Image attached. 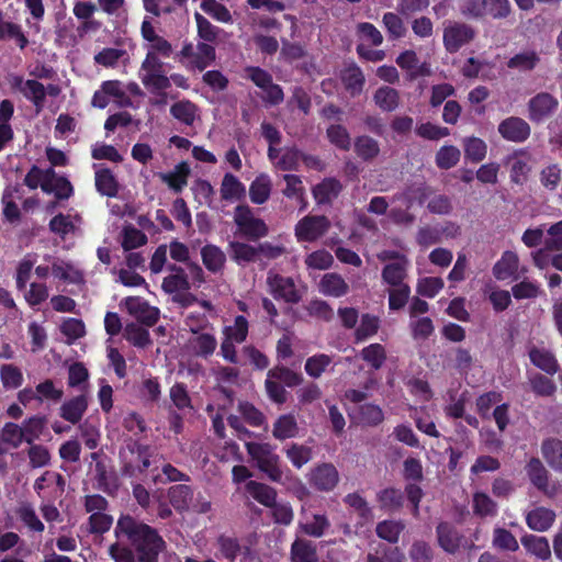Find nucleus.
<instances>
[{
    "label": "nucleus",
    "mask_w": 562,
    "mask_h": 562,
    "mask_svg": "<svg viewBox=\"0 0 562 562\" xmlns=\"http://www.w3.org/2000/svg\"><path fill=\"white\" fill-rule=\"evenodd\" d=\"M94 63L104 67H115L121 60L128 59L127 53L124 49L106 47L94 55Z\"/></svg>",
    "instance_id": "bf43d9fd"
},
{
    "label": "nucleus",
    "mask_w": 562,
    "mask_h": 562,
    "mask_svg": "<svg viewBox=\"0 0 562 562\" xmlns=\"http://www.w3.org/2000/svg\"><path fill=\"white\" fill-rule=\"evenodd\" d=\"M506 164L510 167V180L516 184H524L531 170L529 155L525 151H516L507 157Z\"/></svg>",
    "instance_id": "412c9836"
},
{
    "label": "nucleus",
    "mask_w": 562,
    "mask_h": 562,
    "mask_svg": "<svg viewBox=\"0 0 562 562\" xmlns=\"http://www.w3.org/2000/svg\"><path fill=\"white\" fill-rule=\"evenodd\" d=\"M52 274L66 283L80 284L85 281L83 272L77 265L59 258L52 261Z\"/></svg>",
    "instance_id": "6ab92c4d"
},
{
    "label": "nucleus",
    "mask_w": 562,
    "mask_h": 562,
    "mask_svg": "<svg viewBox=\"0 0 562 562\" xmlns=\"http://www.w3.org/2000/svg\"><path fill=\"white\" fill-rule=\"evenodd\" d=\"M87 407V397L85 395H79L66 401L60 406V416L71 424H77L82 418Z\"/></svg>",
    "instance_id": "bb28decb"
},
{
    "label": "nucleus",
    "mask_w": 562,
    "mask_h": 562,
    "mask_svg": "<svg viewBox=\"0 0 562 562\" xmlns=\"http://www.w3.org/2000/svg\"><path fill=\"white\" fill-rule=\"evenodd\" d=\"M234 222L239 232L249 238H261L268 234L266 223L254 215L246 205H238L234 211Z\"/></svg>",
    "instance_id": "9d476101"
},
{
    "label": "nucleus",
    "mask_w": 562,
    "mask_h": 562,
    "mask_svg": "<svg viewBox=\"0 0 562 562\" xmlns=\"http://www.w3.org/2000/svg\"><path fill=\"white\" fill-rule=\"evenodd\" d=\"M462 144L467 159L473 162H479L485 158L487 145L483 139L474 136L465 137Z\"/></svg>",
    "instance_id": "5fc2aeb1"
},
{
    "label": "nucleus",
    "mask_w": 562,
    "mask_h": 562,
    "mask_svg": "<svg viewBox=\"0 0 562 562\" xmlns=\"http://www.w3.org/2000/svg\"><path fill=\"white\" fill-rule=\"evenodd\" d=\"M25 441L21 427L13 423H7L0 431V453H5L11 448H18Z\"/></svg>",
    "instance_id": "f704fd0d"
},
{
    "label": "nucleus",
    "mask_w": 562,
    "mask_h": 562,
    "mask_svg": "<svg viewBox=\"0 0 562 562\" xmlns=\"http://www.w3.org/2000/svg\"><path fill=\"white\" fill-rule=\"evenodd\" d=\"M360 355L361 358L374 370H379L386 359L385 349L380 344H371L364 347Z\"/></svg>",
    "instance_id": "0e129e2a"
},
{
    "label": "nucleus",
    "mask_w": 562,
    "mask_h": 562,
    "mask_svg": "<svg viewBox=\"0 0 562 562\" xmlns=\"http://www.w3.org/2000/svg\"><path fill=\"white\" fill-rule=\"evenodd\" d=\"M140 33L145 41V58L161 59L169 58L172 55L173 48L171 43L156 32L148 19H144Z\"/></svg>",
    "instance_id": "6e6552de"
},
{
    "label": "nucleus",
    "mask_w": 562,
    "mask_h": 562,
    "mask_svg": "<svg viewBox=\"0 0 562 562\" xmlns=\"http://www.w3.org/2000/svg\"><path fill=\"white\" fill-rule=\"evenodd\" d=\"M529 358L536 367L549 374H554L558 371V362L555 358L550 351L543 348H531L529 351Z\"/></svg>",
    "instance_id": "c03bdc74"
},
{
    "label": "nucleus",
    "mask_w": 562,
    "mask_h": 562,
    "mask_svg": "<svg viewBox=\"0 0 562 562\" xmlns=\"http://www.w3.org/2000/svg\"><path fill=\"white\" fill-rule=\"evenodd\" d=\"M189 167L186 162L178 164L170 172L160 173L159 178L168 184L169 188L179 192L187 184Z\"/></svg>",
    "instance_id": "a18cd8bd"
},
{
    "label": "nucleus",
    "mask_w": 562,
    "mask_h": 562,
    "mask_svg": "<svg viewBox=\"0 0 562 562\" xmlns=\"http://www.w3.org/2000/svg\"><path fill=\"white\" fill-rule=\"evenodd\" d=\"M203 265L211 272H218L223 269L226 256L224 251L215 245H205L201 249Z\"/></svg>",
    "instance_id": "58836bf2"
},
{
    "label": "nucleus",
    "mask_w": 562,
    "mask_h": 562,
    "mask_svg": "<svg viewBox=\"0 0 562 562\" xmlns=\"http://www.w3.org/2000/svg\"><path fill=\"white\" fill-rule=\"evenodd\" d=\"M373 101L382 111L392 112L400 104V94L394 88L383 86L374 92Z\"/></svg>",
    "instance_id": "4c0bfd02"
},
{
    "label": "nucleus",
    "mask_w": 562,
    "mask_h": 562,
    "mask_svg": "<svg viewBox=\"0 0 562 562\" xmlns=\"http://www.w3.org/2000/svg\"><path fill=\"white\" fill-rule=\"evenodd\" d=\"M319 292L327 296L340 297L348 293L349 285L338 273H326L318 284Z\"/></svg>",
    "instance_id": "5701e85b"
},
{
    "label": "nucleus",
    "mask_w": 562,
    "mask_h": 562,
    "mask_svg": "<svg viewBox=\"0 0 562 562\" xmlns=\"http://www.w3.org/2000/svg\"><path fill=\"white\" fill-rule=\"evenodd\" d=\"M427 198L426 189L409 188L406 191L394 195L393 200L401 203L400 207H393L389 217L400 225L408 226L415 221V216L408 210L415 204H423Z\"/></svg>",
    "instance_id": "7ed1b4c3"
},
{
    "label": "nucleus",
    "mask_w": 562,
    "mask_h": 562,
    "mask_svg": "<svg viewBox=\"0 0 562 562\" xmlns=\"http://www.w3.org/2000/svg\"><path fill=\"white\" fill-rule=\"evenodd\" d=\"M231 257L239 266L254 262L259 257L258 246L246 243L232 241L229 244Z\"/></svg>",
    "instance_id": "c9c22d12"
},
{
    "label": "nucleus",
    "mask_w": 562,
    "mask_h": 562,
    "mask_svg": "<svg viewBox=\"0 0 562 562\" xmlns=\"http://www.w3.org/2000/svg\"><path fill=\"white\" fill-rule=\"evenodd\" d=\"M177 56L187 69L202 71L214 61L215 48L204 42L184 43Z\"/></svg>",
    "instance_id": "f03ea898"
},
{
    "label": "nucleus",
    "mask_w": 562,
    "mask_h": 562,
    "mask_svg": "<svg viewBox=\"0 0 562 562\" xmlns=\"http://www.w3.org/2000/svg\"><path fill=\"white\" fill-rule=\"evenodd\" d=\"M330 524L326 515L311 514L305 510L302 512L299 528L300 530L311 537L319 538L329 528Z\"/></svg>",
    "instance_id": "aec40b11"
},
{
    "label": "nucleus",
    "mask_w": 562,
    "mask_h": 562,
    "mask_svg": "<svg viewBox=\"0 0 562 562\" xmlns=\"http://www.w3.org/2000/svg\"><path fill=\"white\" fill-rule=\"evenodd\" d=\"M342 82L346 89L352 94H359L364 85V76L357 66L347 67L341 74Z\"/></svg>",
    "instance_id": "864d4df0"
},
{
    "label": "nucleus",
    "mask_w": 562,
    "mask_h": 562,
    "mask_svg": "<svg viewBox=\"0 0 562 562\" xmlns=\"http://www.w3.org/2000/svg\"><path fill=\"white\" fill-rule=\"evenodd\" d=\"M498 133L507 140L522 143L530 136V126L524 119L510 116L499 123Z\"/></svg>",
    "instance_id": "2eb2a0df"
},
{
    "label": "nucleus",
    "mask_w": 562,
    "mask_h": 562,
    "mask_svg": "<svg viewBox=\"0 0 562 562\" xmlns=\"http://www.w3.org/2000/svg\"><path fill=\"white\" fill-rule=\"evenodd\" d=\"M285 456L293 467L301 469L312 460L313 450L305 445L292 443L285 449Z\"/></svg>",
    "instance_id": "4d7b16f0"
},
{
    "label": "nucleus",
    "mask_w": 562,
    "mask_h": 562,
    "mask_svg": "<svg viewBox=\"0 0 562 562\" xmlns=\"http://www.w3.org/2000/svg\"><path fill=\"white\" fill-rule=\"evenodd\" d=\"M521 544L528 553L540 560H548L551 557V548L546 537L526 535L521 538Z\"/></svg>",
    "instance_id": "2f4dec72"
},
{
    "label": "nucleus",
    "mask_w": 562,
    "mask_h": 562,
    "mask_svg": "<svg viewBox=\"0 0 562 562\" xmlns=\"http://www.w3.org/2000/svg\"><path fill=\"white\" fill-rule=\"evenodd\" d=\"M299 434L296 418L292 414H283L273 424L272 435L278 440L294 438Z\"/></svg>",
    "instance_id": "7c9ffc66"
},
{
    "label": "nucleus",
    "mask_w": 562,
    "mask_h": 562,
    "mask_svg": "<svg viewBox=\"0 0 562 562\" xmlns=\"http://www.w3.org/2000/svg\"><path fill=\"white\" fill-rule=\"evenodd\" d=\"M248 454L256 461L257 467L265 472L272 481L282 479V471L278 465L279 457L274 453V449L269 443L246 442Z\"/></svg>",
    "instance_id": "20e7f679"
},
{
    "label": "nucleus",
    "mask_w": 562,
    "mask_h": 562,
    "mask_svg": "<svg viewBox=\"0 0 562 562\" xmlns=\"http://www.w3.org/2000/svg\"><path fill=\"white\" fill-rule=\"evenodd\" d=\"M217 346L216 338L212 333L205 331L201 334H194L189 339V347L191 350L200 357L207 358L213 355Z\"/></svg>",
    "instance_id": "cd10ccee"
},
{
    "label": "nucleus",
    "mask_w": 562,
    "mask_h": 562,
    "mask_svg": "<svg viewBox=\"0 0 562 562\" xmlns=\"http://www.w3.org/2000/svg\"><path fill=\"white\" fill-rule=\"evenodd\" d=\"M138 77L143 86L153 93L170 88V79L161 59L145 58L138 70Z\"/></svg>",
    "instance_id": "39448f33"
},
{
    "label": "nucleus",
    "mask_w": 562,
    "mask_h": 562,
    "mask_svg": "<svg viewBox=\"0 0 562 562\" xmlns=\"http://www.w3.org/2000/svg\"><path fill=\"white\" fill-rule=\"evenodd\" d=\"M65 487L64 477L54 471H45L38 479L34 482V490L38 494L40 497H46V490L52 488V493H63Z\"/></svg>",
    "instance_id": "b1692460"
},
{
    "label": "nucleus",
    "mask_w": 562,
    "mask_h": 562,
    "mask_svg": "<svg viewBox=\"0 0 562 562\" xmlns=\"http://www.w3.org/2000/svg\"><path fill=\"white\" fill-rule=\"evenodd\" d=\"M21 427L24 440L31 445L37 440L45 427V418L34 416L25 420Z\"/></svg>",
    "instance_id": "774afa93"
},
{
    "label": "nucleus",
    "mask_w": 562,
    "mask_h": 562,
    "mask_svg": "<svg viewBox=\"0 0 562 562\" xmlns=\"http://www.w3.org/2000/svg\"><path fill=\"white\" fill-rule=\"evenodd\" d=\"M526 272L527 268L520 267L518 255L512 250L504 251L492 268V273L498 281H505L508 279L517 280Z\"/></svg>",
    "instance_id": "ddd939ff"
},
{
    "label": "nucleus",
    "mask_w": 562,
    "mask_h": 562,
    "mask_svg": "<svg viewBox=\"0 0 562 562\" xmlns=\"http://www.w3.org/2000/svg\"><path fill=\"white\" fill-rule=\"evenodd\" d=\"M123 304L132 316L146 325H153L159 318V310L150 306L140 297H127Z\"/></svg>",
    "instance_id": "dca6fc26"
},
{
    "label": "nucleus",
    "mask_w": 562,
    "mask_h": 562,
    "mask_svg": "<svg viewBox=\"0 0 562 562\" xmlns=\"http://www.w3.org/2000/svg\"><path fill=\"white\" fill-rule=\"evenodd\" d=\"M547 463L555 471L562 472V441L548 439L541 447Z\"/></svg>",
    "instance_id": "37998d69"
},
{
    "label": "nucleus",
    "mask_w": 562,
    "mask_h": 562,
    "mask_svg": "<svg viewBox=\"0 0 562 562\" xmlns=\"http://www.w3.org/2000/svg\"><path fill=\"white\" fill-rule=\"evenodd\" d=\"M168 270L170 273L164 279L161 284L164 291L173 294L175 301L183 305L190 304L193 299L184 293L190 289V283L183 269L171 265L168 267Z\"/></svg>",
    "instance_id": "9b49d317"
},
{
    "label": "nucleus",
    "mask_w": 562,
    "mask_h": 562,
    "mask_svg": "<svg viewBox=\"0 0 562 562\" xmlns=\"http://www.w3.org/2000/svg\"><path fill=\"white\" fill-rule=\"evenodd\" d=\"M95 188L98 192L106 196H115L119 189L113 173L105 168L95 170Z\"/></svg>",
    "instance_id": "8fccbe9b"
},
{
    "label": "nucleus",
    "mask_w": 562,
    "mask_h": 562,
    "mask_svg": "<svg viewBox=\"0 0 562 562\" xmlns=\"http://www.w3.org/2000/svg\"><path fill=\"white\" fill-rule=\"evenodd\" d=\"M539 61L540 57L535 50H524L513 56L507 66L518 71H530L536 68Z\"/></svg>",
    "instance_id": "09e8293b"
},
{
    "label": "nucleus",
    "mask_w": 562,
    "mask_h": 562,
    "mask_svg": "<svg viewBox=\"0 0 562 562\" xmlns=\"http://www.w3.org/2000/svg\"><path fill=\"white\" fill-rule=\"evenodd\" d=\"M527 474L532 482V484L538 487L539 490L543 491L547 494H553L554 488H549V482H548V471L543 467L542 462L533 458L531 459L527 467Z\"/></svg>",
    "instance_id": "c756f323"
},
{
    "label": "nucleus",
    "mask_w": 562,
    "mask_h": 562,
    "mask_svg": "<svg viewBox=\"0 0 562 562\" xmlns=\"http://www.w3.org/2000/svg\"><path fill=\"white\" fill-rule=\"evenodd\" d=\"M79 221L77 216L71 217L70 215L58 214L50 220L49 228L53 233L64 238L75 232Z\"/></svg>",
    "instance_id": "052dcab7"
},
{
    "label": "nucleus",
    "mask_w": 562,
    "mask_h": 562,
    "mask_svg": "<svg viewBox=\"0 0 562 562\" xmlns=\"http://www.w3.org/2000/svg\"><path fill=\"white\" fill-rule=\"evenodd\" d=\"M476 35L473 26L456 21H447L443 25V46L449 53H457L461 47L471 43Z\"/></svg>",
    "instance_id": "0eeeda50"
},
{
    "label": "nucleus",
    "mask_w": 562,
    "mask_h": 562,
    "mask_svg": "<svg viewBox=\"0 0 562 562\" xmlns=\"http://www.w3.org/2000/svg\"><path fill=\"white\" fill-rule=\"evenodd\" d=\"M247 492L254 497L257 502L267 507H272L276 503V492L272 487L258 483L255 481H250L246 485Z\"/></svg>",
    "instance_id": "de8ad7c7"
},
{
    "label": "nucleus",
    "mask_w": 562,
    "mask_h": 562,
    "mask_svg": "<svg viewBox=\"0 0 562 562\" xmlns=\"http://www.w3.org/2000/svg\"><path fill=\"white\" fill-rule=\"evenodd\" d=\"M7 81L13 91L20 92L27 101H30L36 113H41L45 106L44 85L36 79H25L18 74H9Z\"/></svg>",
    "instance_id": "423d86ee"
},
{
    "label": "nucleus",
    "mask_w": 562,
    "mask_h": 562,
    "mask_svg": "<svg viewBox=\"0 0 562 562\" xmlns=\"http://www.w3.org/2000/svg\"><path fill=\"white\" fill-rule=\"evenodd\" d=\"M114 533L119 541L109 547L114 562H135L133 551L121 542L123 539L135 548L140 562H157L165 547V541L154 528L128 515L119 518Z\"/></svg>",
    "instance_id": "f257e3e1"
},
{
    "label": "nucleus",
    "mask_w": 562,
    "mask_h": 562,
    "mask_svg": "<svg viewBox=\"0 0 562 562\" xmlns=\"http://www.w3.org/2000/svg\"><path fill=\"white\" fill-rule=\"evenodd\" d=\"M380 327V319L378 316L371 314H363L360 324L356 329V339L358 341L366 340L375 335Z\"/></svg>",
    "instance_id": "338daca9"
},
{
    "label": "nucleus",
    "mask_w": 562,
    "mask_h": 562,
    "mask_svg": "<svg viewBox=\"0 0 562 562\" xmlns=\"http://www.w3.org/2000/svg\"><path fill=\"white\" fill-rule=\"evenodd\" d=\"M272 190L271 178L261 173L251 182L249 187V198L255 204H262L270 198Z\"/></svg>",
    "instance_id": "473e14b6"
},
{
    "label": "nucleus",
    "mask_w": 562,
    "mask_h": 562,
    "mask_svg": "<svg viewBox=\"0 0 562 562\" xmlns=\"http://www.w3.org/2000/svg\"><path fill=\"white\" fill-rule=\"evenodd\" d=\"M330 227L329 220L324 215H306L295 227L294 235L299 243H312L324 236Z\"/></svg>",
    "instance_id": "1a4fd4ad"
},
{
    "label": "nucleus",
    "mask_w": 562,
    "mask_h": 562,
    "mask_svg": "<svg viewBox=\"0 0 562 562\" xmlns=\"http://www.w3.org/2000/svg\"><path fill=\"white\" fill-rule=\"evenodd\" d=\"M409 265L408 258H400V261L385 263L381 272L383 284L387 288L407 284L405 280Z\"/></svg>",
    "instance_id": "a211bd4d"
},
{
    "label": "nucleus",
    "mask_w": 562,
    "mask_h": 562,
    "mask_svg": "<svg viewBox=\"0 0 562 562\" xmlns=\"http://www.w3.org/2000/svg\"><path fill=\"white\" fill-rule=\"evenodd\" d=\"M292 562H318L316 546L306 539H296L291 546Z\"/></svg>",
    "instance_id": "72a5a7b5"
},
{
    "label": "nucleus",
    "mask_w": 562,
    "mask_h": 562,
    "mask_svg": "<svg viewBox=\"0 0 562 562\" xmlns=\"http://www.w3.org/2000/svg\"><path fill=\"white\" fill-rule=\"evenodd\" d=\"M339 473L330 463H323L311 472L310 483L319 491H331L338 484Z\"/></svg>",
    "instance_id": "f3484780"
},
{
    "label": "nucleus",
    "mask_w": 562,
    "mask_h": 562,
    "mask_svg": "<svg viewBox=\"0 0 562 562\" xmlns=\"http://www.w3.org/2000/svg\"><path fill=\"white\" fill-rule=\"evenodd\" d=\"M194 20L196 23L198 36L204 43L215 42L220 35L221 30L213 25L203 14L195 12Z\"/></svg>",
    "instance_id": "e2e57ef3"
},
{
    "label": "nucleus",
    "mask_w": 562,
    "mask_h": 562,
    "mask_svg": "<svg viewBox=\"0 0 562 562\" xmlns=\"http://www.w3.org/2000/svg\"><path fill=\"white\" fill-rule=\"evenodd\" d=\"M341 184L335 178H326L313 188V195L318 204H326L338 196Z\"/></svg>",
    "instance_id": "a878e982"
},
{
    "label": "nucleus",
    "mask_w": 562,
    "mask_h": 562,
    "mask_svg": "<svg viewBox=\"0 0 562 562\" xmlns=\"http://www.w3.org/2000/svg\"><path fill=\"white\" fill-rule=\"evenodd\" d=\"M21 195L19 194L18 188H7L2 195L3 203V214L4 216L13 222L16 221L20 216V211L16 204V200H20Z\"/></svg>",
    "instance_id": "69168bd1"
},
{
    "label": "nucleus",
    "mask_w": 562,
    "mask_h": 562,
    "mask_svg": "<svg viewBox=\"0 0 562 562\" xmlns=\"http://www.w3.org/2000/svg\"><path fill=\"white\" fill-rule=\"evenodd\" d=\"M12 38L18 46L23 49L29 41L19 24L7 21L3 12L0 10V41Z\"/></svg>",
    "instance_id": "a19ab883"
},
{
    "label": "nucleus",
    "mask_w": 562,
    "mask_h": 562,
    "mask_svg": "<svg viewBox=\"0 0 562 562\" xmlns=\"http://www.w3.org/2000/svg\"><path fill=\"white\" fill-rule=\"evenodd\" d=\"M170 114L182 124L191 126L198 117V108L188 100H181L171 105Z\"/></svg>",
    "instance_id": "79ce46f5"
},
{
    "label": "nucleus",
    "mask_w": 562,
    "mask_h": 562,
    "mask_svg": "<svg viewBox=\"0 0 562 562\" xmlns=\"http://www.w3.org/2000/svg\"><path fill=\"white\" fill-rule=\"evenodd\" d=\"M0 381L5 390H15L23 384L24 378L20 368L12 363L0 367Z\"/></svg>",
    "instance_id": "603ef678"
},
{
    "label": "nucleus",
    "mask_w": 562,
    "mask_h": 562,
    "mask_svg": "<svg viewBox=\"0 0 562 562\" xmlns=\"http://www.w3.org/2000/svg\"><path fill=\"white\" fill-rule=\"evenodd\" d=\"M16 516L19 519L32 531L43 532L44 524L37 517L35 509L29 503H22L16 508Z\"/></svg>",
    "instance_id": "6e6d98bb"
},
{
    "label": "nucleus",
    "mask_w": 562,
    "mask_h": 562,
    "mask_svg": "<svg viewBox=\"0 0 562 562\" xmlns=\"http://www.w3.org/2000/svg\"><path fill=\"white\" fill-rule=\"evenodd\" d=\"M404 528L405 525L401 520H383L376 525L375 532L379 538L396 543Z\"/></svg>",
    "instance_id": "3c124183"
},
{
    "label": "nucleus",
    "mask_w": 562,
    "mask_h": 562,
    "mask_svg": "<svg viewBox=\"0 0 562 562\" xmlns=\"http://www.w3.org/2000/svg\"><path fill=\"white\" fill-rule=\"evenodd\" d=\"M396 64L407 72L411 80L430 74L428 65L426 63H419L416 53L413 50L403 52L396 58Z\"/></svg>",
    "instance_id": "4be33fe9"
},
{
    "label": "nucleus",
    "mask_w": 562,
    "mask_h": 562,
    "mask_svg": "<svg viewBox=\"0 0 562 562\" xmlns=\"http://www.w3.org/2000/svg\"><path fill=\"white\" fill-rule=\"evenodd\" d=\"M555 520V513L546 507H537L530 510L526 516L528 527L535 531L543 532L548 530Z\"/></svg>",
    "instance_id": "393cba45"
},
{
    "label": "nucleus",
    "mask_w": 562,
    "mask_h": 562,
    "mask_svg": "<svg viewBox=\"0 0 562 562\" xmlns=\"http://www.w3.org/2000/svg\"><path fill=\"white\" fill-rule=\"evenodd\" d=\"M333 364V357L326 353H316L308 357L304 364L306 374L313 379H318Z\"/></svg>",
    "instance_id": "49530a36"
},
{
    "label": "nucleus",
    "mask_w": 562,
    "mask_h": 562,
    "mask_svg": "<svg viewBox=\"0 0 562 562\" xmlns=\"http://www.w3.org/2000/svg\"><path fill=\"white\" fill-rule=\"evenodd\" d=\"M267 284L274 299L283 300L288 303H296L300 301L301 296L291 278L269 272L267 277Z\"/></svg>",
    "instance_id": "4468645a"
},
{
    "label": "nucleus",
    "mask_w": 562,
    "mask_h": 562,
    "mask_svg": "<svg viewBox=\"0 0 562 562\" xmlns=\"http://www.w3.org/2000/svg\"><path fill=\"white\" fill-rule=\"evenodd\" d=\"M408 326L415 340H425L435 331L434 323L428 316L409 318Z\"/></svg>",
    "instance_id": "13d9d810"
},
{
    "label": "nucleus",
    "mask_w": 562,
    "mask_h": 562,
    "mask_svg": "<svg viewBox=\"0 0 562 562\" xmlns=\"http://www.w3.org/2000/svg\"><path fill=\"white\" fill-rule=\"evenodd\" d=\"M530 121L540 123L555 113L559 100L549 92H539L527 104Z\"/></svg>",
    "instance_id": "f8f14e48"
},
{
    "label": "nucleus",
    "mask_w": 562,
    "mask_h": 562,
    "mask_svg": "<svg viewBox=\"0 0 562 562\" xmlns=\"http://www.w3.org/2000/svg\"><path fill=\"white\" fill-rule=\"evenodd\" d=\"M439 546L448 553H454L461 546V536L448 524H440L437 527Z\"/></svg>",
    "instance_id": "e433bc0d"
},
{
    "label": "nucleus",
    "mask_w": 562,
    "mask_h": 562,
    "mask_svg": "<svg viewBox=\"0 0 562 562\" xmlns=\"http://www.w3.org/2000/svg\"><path fill=\"white\" fill-rule=\"evenodd\" d=\"M283 180L285 181L283 194L289 199H294L300 204L301 212L305 211L307 201L301 178L296 175H284Z\"/></svg>",
    "instance_id": "c85d7f7f"
},
{
    "label": "nucleus",
    "mask_w": 562,
    "mask_h": 562,
    "mask_svg": "<svg viewBox=\"0 0 562 562\" xmlns=\"http://www.w3.org/2000/svg\"><path fill=\"white\" fill-rule=\"evenodd\" d=\"M245 186L237 177L232 173H225L221 183V196L226 201H237L245 194Z\"/></svg>",
    "instance_id": "ea45409f"
},
{
    "label": "nucleus",
    "mask_w": 562,
    "mask_h": 562,
    "mask_svg": "<svg viewBox=\"0 0 562 562\" xmlns=\"http://www.w3.org/2000/svg\"><path fill=\"white\" fill-rule=\"evenodd\" d=\"M389 308L391 311H400L405 307L411 296V286L408 284L389 286Z\"/></svg>",
    "instance_id": "680f3d73"
}]
</instances>
